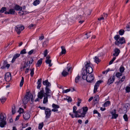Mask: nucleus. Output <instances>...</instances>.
Segmentation results:
<instances>
[{"mask_svg":"<svg viewBox=\"0 0 130 130\" xmlns=\"http://www.w3.org/2000/svg\"><path fill=\"white\" fill-rule=\"evenodd\" d=\"M72 69L71 67H68L63 70L62 72V75L64 77L66 76L69 74V72Z\"/></svg>","mask_w":130,"mask_h":130,"instance_id":"2","label":"nucleus"},{"mask_svg":"<svg viewBox=\"0 0 130 130\" xmlns=\"http://www.w3.org/2000/svg\"><path fill=\"white\" fill-rule=\"evenodd\" d=\"M34 51V50H31L30 51L28 52V54L29 55H31L33 53Z\"/></svg>","mask_w":130,"mask_h":130,"instance_id":"60","label":"nucleus"},{"mask_svg":"<svg viewBox=\"0 0 130 130\" xmlns=\"http://www.w3.org/2000/svg\"><path fill=\"white\" fill-rule=\"evenodd\" d=\"M43 84L44 85L46 86V87L48 88L51 86V84L48 82V80L43 81Z\"/></svg>","mask_w":130,"mask_h":130,"instance_id":"17","label":"nucleus"},{"mask_svg":"<svg viewBox=\"0 0 130 130\" xmlns=\"http://www.w3.org/2000/svg\"><path fill=\"white\" fill-rule=\"evenodd\" d=\"M102 82V81L100 80L98 81L95 83L94 86V93H96L97 91V89L99 87L100 84Z\"/></svg>","mask_w":130,"mask_h":130,"instance_id":"7","label":"nucleus"},{"mask_svg":"<svg viewBox=\"0 0 130 130\" xmlns=\"http://www.w3.org/2000/svg\"><path fill=\"white\" fill-rule=\"evenodd\" d=\"M24 110L22 108H20L19 109V110H18V112H19V113L21 114V113H23L24 112Z\"/></svg>","mask_w":130,"mask_h":130,"instance_id":"45","label":"nucleus"},{"mask_svg":"<svg viewBox=\"0 0 130 130\" xmlns=\"http://www.w3.org/2000/svg\"><path fill=\"white\" fill-rule=\"evenodd\" d=\"M70 89H67L66 90H63L62 91L63 93H66L70 91Z\"/></svg>","mask_w":130,"mask_h":130,"instance_id":"53","label":"nucleus"},{"mask_svg":"<svg viewBox=\"0 0 130 130\" xmlns=\"http://www.w3.org/2000/svg\"><path fill=\"white\" fill-rule=\"evenodd\" d=\"M115 79V76H111L108 80L107 83L109 85L112 83Z\"/></svg>","mask_w":130,"mask_h":130,"instance_id":"8","label":"nucleus"},{"mask_svg":"<svg viewBox=\"0 0 130 130\" xmlns=\"http://www.w3.org/2000/svg\"><path fill=\"white\" fill-rule=\"evenodd\" d=\"M29 68H26V70H25V73H26V74L28 72L29 70Z\"/></svg>","mask_w":130,"mask_h":130,"instance_id":"63","label":"nucleus"},{"mask_svg":"<svg viewBox=\"0 0 130 130\" xmlns=\"http://www.w3.org/2000/svg\"><path fill=\"white\" fill-rule=\"evenodd\" d=\"M110 102L109 101H107L104 103V104L103 106L105 107H107L110 104Z\"/></svg>","mask_w":130,"mask_h":130,"instance_id":"40","label":"nucleus"},{"mask_svg":"<svg viewBox=\"0 0 130 130\" xmlns=\"http://www.w3.org/2000/svg\"><path fill=\"white\" fill-rule=\"evenodd\" d=\"M42 63V59L41 58L37 62L36 64L37 67H39Z\"/></svg>","mask_w":130,"mask_h":130,"instance_id":"29","label":"nucleus"},{"mask_svg":"<svg viewBox=\"0 0 130 130\" xmlns=\"http://www.w3.org/2000/svg\"><path fill=\"white\" fill-rule=\"evenodd\" d=\"M119 38L120 36L119 35H116L114 37V39L116 40V41H118Z\"/></svg>","mask_w":130,"mask_h":130,"instance_id":"43","label":"nucleus"},{"mask_svg":"<svg viewBox=\"0 0 130 130\" xmlns=\"http://www.w3.org/2000/svg\"><path fill=\"white\" fill-rule=\"evenodd\" d=\"M125 43V40L123 37L119 38L118 41H116L115 44L116 45H119L120 44H123Z\"/></svg>","mask_w":130,"mask_h":130,"instance_id":"4","label":"nucleus"},{"mask_svg":"<svg viewBox=\"0 0 130 130\" xmlns=\"http://www.w3.org/2000/svg\"><path fill=\"white\" fill-rule=\"evenodd\" d=\"M35 26V24H30L28 26V28L29 29H31V28L32 27H33Z\"/></svg>","mask_w":130,"mask_h":130,"instance_id":"57","label":"nucleus"},{"mask_svg":"<svg viewBox=\"0 0 130 130\" xmlns=\"http://www.w3.org/2000/svg\"><path fill=\"white\" fill-rule=\"evenodd\" d=\"M7 62L6 61H4L3 63V66L2 67H1V68L2 69H4L5 68H6V65L7 64Z\"/></svg>","mask_w":130,"mask_h":130,"instance_id":"34","label":"nucleus"},{"mask_svg":"<svg viewBox=\"0 0 130 130\" xmlns=\"http://www.w3.org/2000/svg\"><path fill=\"white\" fill-rule=\"evenodd\" d=\"M51 110L48 108H47L45 110V114L46 115L45 118L46 119L49 118L51 114Z\"/></svg>","mask_w":130,"mask_h":130,"instance_id":"5","label":"nucleus"},{"mask_svg":"<svg viewBox=\"0 0 130 130\" xmlns=\"http://www.w3.org/2000/svg\"><path fill=\"white\" fill-rule=\"evenodd\" d=\"M52 106L53 108L52 110V111L55 112L58 111V109L59 108V107L58 105L55 104H53Z\"/></svg>","mask_w":130,"mask_h":130,"instance_id":"9","label":"nucleus"},{"mask_svg":"<svg viewBox=\"0 0 130 130\" xmlns=\"http://www.w3.org/2000/svg\"><path fill=\"white\" fill-rule=\"evenodd\" d=\"M77 107L76 106H74L73 108V112L75 114H77Z\"/></svg>","mask_w":130,"mask_h":130,"instance_id":"41","label":"nucleus"},{"mask_svg":"<svg viewBox=\"0 0 130 130\" xmlns=\"http://www.w3.org/2000/svg\"><path fill=\"white\" fill-rule=\"evenodd\" d=\"M82 116L81 115H79L77 114H75V117L77 118V117H82Z\"/></svg>","mask_w":130,"mask_h":130,"instance_id":"59","label":"nucleus"},{"mask_svg":"<svg viewBox=\"0 0 130 130\" xmlns=\"http://www.w3.org/2000/svg\"><path fill=\"white\" fill-rule=\"evenodd\" d=\"M30 66V65H29L27 62H25L24 63L23 66H22L21 68V71H22L24 69L28 67L29 68Z\"/></svg>","mask_w":130,"mask_h":130,"instance_id":"18","label":"nucleus"},{"mask_svg":"<svg viewBox=\"0 0 130 130\" xmlns=\"http://www.w3.org/2000/svg\"><path fill=\"white\" fill-rule=\"evenodd\" d=\"M26 50L24 49L22 50L20 52V54H23L26 53Z\"/></svg>","mask_w":130,"mask_h":130,"instance_id":"52","label":"nucleus"},{"mask_svg":"<svg viewBox=\"0 0 130 130\" xmlns=\"http://www.w3.org/2000/svg\"><path fill=\"white\" fill-rule=\"evenodd\" d=\"M111 113L112 115V119H116L118 116V114H116V110L115 109L111 112Z\"/></svg>","mask_w":130,"mask_h":130,"instance_id":"12","label":"nucleus"},{"mask_svg":"<svg viewBox=\"0 0 130 130\" xmlns=\"http://www.w3.org/2000/svg\"><path fill=\"white\" fill-rule=\"evenodd\" d=\"M43 126V123L42 122L39 124L38 129H41Z\"/></svg>","mask_w":130,"mask_h":130,"instance_id":"38","label":"nucleus"},{"mask_svg":"<svg viewBox=\"0 0 130 130\" xmlns=\"http://www.w3.org/2000/svg\"><path fill=\"white\" fill-rule=\"evenodd\" d=\"M116 59V57H113V58L112 59V60L109 62V65H110L112 64V63L113 62V61L115 60Z\"/></svg>","mask_w":130,"mask_h":130,"instance_id":"51","label":"nucleus"},{"mask_svg":"<svg viewBox=\"0 0 130 130\" xmlns=\"http://www.w3.org/2000/svg\"><path fill=\"white\" fill-rule=\"evenodd\" d=\"M85 67V70H84L82 73V78L86 80L87 82L91 83L94 78L93 75L91 74L93 72L92 68L90 62H86Z\"/></svg>","mask_w":130,"mask_h":130,"instance_id":"1","label":"nucleus"},{"mask_svg":"<svg viewBox=\"0 0 130 130\" xmlns=\"http://www.w3.org/2000/svg\"><path fill=\"white\" fill-rule=\"evenodd\" d=\"M83 17L82 15H80L77 16L76 18L77 19H78V20L82 18H83Z\"/></svg>","mask_w":130,"mask_h":130,"instance_id":"56","label":"nucleus"},{"mask_svg":"<svg viewBox=\"0 0 130 130\" xmlns=\"http://www.w3.org/2000/svg\"><path fill=\"white\" fill-rule=\"evenodd\" d=\"M40 3L39 0H36L33 3V5L35 6H36L39 4Z\"/></svg>","mask_w":130,"mask_h":130,"instance_id":"32","label":"nucleus"},{"mask_svg":"<svg viewBox=\"0 0 130 130\" xmlns=\"http://www.w3.org/2000/svg\"><path fill=\"white\" fill-rule=\"evenodd\" d=\"M44 92L43 89L41 90L38 93V98L40 99H41L42 98L43 96L44 97Z\"/></svg>","mask_w":130,"mask_h":130,"instance_id":"11","label":"nucleus"},{"mask_svg":"<svg viewBox=\"0 0 130 130\" xmlns=\"http://www.w3.org/2000/svg\"><path fill=\"white\" fill-rule=\"evenodd\" d=\"M23 116L24 119L25 120L28 119L30 117V115L27 112H24Z\"/></svg>","mask_w":130,"mask_h":130,"instance_id":"15","label":"nucleus"},{"mask_svg":"<svg viewBox=\"0 0 130 130\" xmlns=\"http://www.w3.org/2000/svg\"><path fill=\"white\" fill-rule=\"evenodd\" d=\"M67 99L68 102H71L72 101V99L70 97H68V99Z\"/></svg>","mask_w":130,"mask_h":130,"instance_id":"61","label":"nucleus"},{"mask_svg":"<svg viewBox=\"0 0 130 130\" xmlns=\"http://www.w3.org/2000/svg\"><path fill=\"white\" fill-rule=\"evenodd\" d=\"M124 67L121 66L120 68V71L121 73L123 72L124 70Z\"/></svg>","mask_w":130,"mask_h":130,"instance_id":"46","label":"nucleus"},{"mask_svg":"<svg viewBox=\"0 0 130 130\" xmlns=\"http://www.w3.org/2000/svg\"><path fill=\"white\" fill-rule=\"evenodd\" d=\"M94 61L95 62L97 63H98L100 61V60L99 59L98 57L95 56L94 58Z\"/></svg>","mask_w":130,"mask_h":130,"instance_id":"33","label":"nucleus"},{"mask_svg":"<svg viewBox=\"0 0 130 130\" xmlns=\"http://www.w3.org/2000/svg\"><path fill=\"white\" fill-rule=\"evenodd\" d=\"M24 29V26L20 25H18L16 26L15 29L17 32L18 34H19L21 32V31L23 30Z\"/></svg>","mask_w":130,"mask_h":130,"instance_id":"3","label":"nucleus"},{"mask_svg":"<svg viewBox=\"0 0 130 130\" xmlns=\"http://www.w3.org/2000/svg\"><path fill=\"white\" fill-rule=\"evenodd\" d=\"M61 48L62 49V51L60 53V55H61L63 54H65L66 52V50L64 46H61Z\"/></svg>","mask_w":130,"mask_h":130,"instance_id":"20","label":"nucleus"},{"mask_svg":"<svg viewBox=\"0 0 130 130\" xmlns=\"http://www.w3.org/2000/svg\"><path fill=\"white\" fill-rule=\"evenodd\" d=\"M7 8L5 7H3L0 10V12L1 13H3L4 11L6 10Z\"/></svg>","mask_w":130,"mask_h":130,"instance_id":"42","label":"nucleus"},{"mask_svg":"<svg viewBox=\"0 0 130 130\" xmlns=\"http://www.w3.org/2000/svg\"><path fill=\"white\" fill-rule=\"evenodd\" d=\"M33 61V60L32 58H30L29 60L27 61V63L29 65L31 64Z\"/></svg>","mask_w":130,"mask_h":130,"instance_id":"35","label":"nucleus"},{"mask_svg":"<svg viewBox=\"0 0 130 130\" xmlns=\"http://www.w3.org/2000/svg\"><path fill=\"white\" fill-rule=\"evenodd\" d=\"M124 31L123 29H121L119 31V35H123L124 33Z\"/></svg>","mask_w":130,"mask_h":130,"instance_id":"44","label":"nucleus"},{"mask_svg":"<svg viewBox=\"0 0 130 130\" xmlns=\"http://www.w3.org/2000/svg\"><path fill=\"white\" fill-rule=\"evenodd\" d=\"M123 118L125 121H127L128 120V118L126 114H125L123 116Z\"/></svg>","mask_w":130,"mask_h":130,"instance_id":"50","label":"nucleus"},{"mask_svg":"<svg viewBox=\"0 0 130 130\" xmlns=\"http://www.w3.org/2000/svg\"><path fill=\"white\" fill-rule=\"evenodd\" d=\"M51 61L52 60H46L45 62L46 64H49V66L50 67L52 65V64L51 63Z\"/></svg>","mask_w":130,"mask_h":130,"instance_id":"28","label":"nucleus"},{"mask_svg":"<svg viewBox=\"0 0 130 130\" xmlns=\"http://www.w3.org/2000/svg\"><path fill=\"white\" fill-rule=\"evenodd\" d=\"M15 10L21 11L22 10V7L18 5H16L14 7Z\"/></svg>","mask_w":130,"mask_h":130,"instance_id":"19","label":"nucleus"},{"mask_svg":"<svg viewBox=\"0 0 130 130\" xmlns=\"http://www.w3.org/2000/svg\"><path fill=\"white\" fill-rule=\"evenodd\" d=\"M20 56V54L17 53L14 55L13 57L16 59L17 58L19 57Z\"/></svg>","mask_w":130,"mask_h":130,"instance_id":"48","label":"nucleus"},{"mask_svg":"<svg viewBox=\"0 0 130 130\" xmlns=\"http://www.w3.org/2000/svg\"><path fill=\"white\" fill-rule=\"evenodd\" d=\"M88 110V108L87 107H86L83 108V113H81L82 115H83L82 117H85L86 112Z\"/></svg>","mask_w":130,"mask_h":130,"instance_id":"16","label":"nucleus"},{"mask_svg":"<svg viewBox=\"0 0 130 130\" xmlns=\"http://www.w3.org/2000/svg\"><path fill=\"white\" fill-rule=\"evenodd\" d=\"M0 126L1 127H3L5 125H6V121H0Z\"/></svg>","mask_w":130,"mask_h":130,"instance_id":"26","label":"nucleus"},{"mask_svg":"<svg viewBox=\"0 0 130 130\" xmlns=\"http://www.w3.org/2000/svg\"><path fill=\"white\" fill-rule=\"evenodd\" d=\"M5 79L6 81L9 82L11 79V74L10 73L7 72L5 76Z\"/></svg>","mask_w":130,"mask_h":130,"instance_id":"6","label":"nucleus"},{"mask_svg":"<svg viewBox=\"0 0 130 130\" xmlns=\"http://www.w3.org/2000/svg\"><path fill=\"white\" fill-rule=\"evenodd\" d=\"M42 81V79H40L38 80V81L37 83L38 84L37 86V88L38 89H39L41 86V83Z\"/></svg>","mask_w":130,"mask_h":130,"instance_id":"21","label":"nucleus"},{"mask_svg":"<svg viewBox=\"0 0 130 130\" xmlns=\"http://www.w3.org/2000/svg\"><path fill=\"white\" fill-rule=\"evenodd\" d=\"M126 90L127 92H130V87H127L126 88Z\"/></svg>","mask_w":130,"mask_h":130,"instance_id":"54","label":"nucleus"},{"mask_svg":"<svg viewBox=\"0 0 130 130\" xmlns=\"http://www.w3.org/2000/svg\"><path fill=\"white\" fill-rule=\"evenodd\" d=\"M48 41L47 40H45L43 42L42 44V46L43 47H45L48 44Z\"/></svg>","mask_w":130,"mask_h":130,"instance_id":"27","label":"nucleus"},{"mask_svg":"<svg viewBox=\"0 0 130 130\" xmlns=\"http://www.w3.org/2000/svg\"><path fill=\"white\" fill-rule=\"evenodd\" d=\"M44 36L43 35H42L40 36L39 37V40H42L44 39Z\"/></svg>","mask_w":130,"mask_h":130,"instance_id":"58","label":"nucleus"},{"mask_svg":"<svg viewBox=\"0 0 130 130\" xmlns=\"http://www.w3.org/2000/svg\"><path fill=\"white\" fill-rule=\"evenodd\" d=\"M127 106H125L123 107V108L121 109L122 110V113H126L127 111V107H128Z\"/></svg>","mask_w":130,"mask_h":130,"instance_id":"23","label":"nucleus"},{"mask_svg":"<svg viewBox=\"0 0 130 130\" xmlns=\"http://www.w3.org/2000/svg\"><path fill=\"white\" fill-rule=\"evenodd\" d=\"M122 75V74L119 72H117L116 74V76L117 77L119 78L120 76Z\"/></svg>","mask_w":130,"mask_h":130,"instance_id":"49","label":"nucleus"},{"mask_svg":"<svg viewBox=\"0 0 130 130\" xmlns=\"http://www.w3.org/2000/svg\"><path fill=\"white\" fill-rule=\"evenodd\" d=\"M16 111V108L15 106H14L12 107V112L13 114L15 113Z\"/></svg>","mask_w":130,"mask_h":130,"instance_id":"36","label":"nucleus"},{"mask_svg":"<svg viewBox=\"0 0 130 130\" xmlns=\"http://www.w3.org/2000/svg\"><path fill=\"white\" fill-rule=\"evenodd\" d=\"M29 100V95H26L23 100V102L24 104H26L28 102Z\"/></svg>","mask_w":130,"mask_h":130,"instance_id":"10","label":"nucleus"},{"mask_svg":"<svg viewBox=\"0 0 130 130\" xmlns=\"http://www.w3.org/2000/svg\"><path fill=\"white\" fill-rule=\"evenodd\" d=\"M80 79V77L79 75H78L75 78V82L77 83H78Z\"/></svg>","mask_w":130,"mask_h":130,"instance_id":"31","label":"nucleus"},{"mask_svg":"<svg viewBox=\"0 0 130 130\" xmlns=\"http://www.w3.org/2000/svg\"><path fill=\"white\" fill-rule=\"evenodd\" d=\"M6 100V98H2L0 99V100L2 103L3 104L5 102Z\"/></svg>","mask_w":130,"mask_h":130,"instance_id":"47","label":"nucleus"},{"mask_svg":"<svg viewBox=\"0 0 130 130\" xmlns=\"http://www.w3.org/2000/svg\"><path fill=\"white\" fill-rule=\"evenodd\" d=\"M99 100V96L98 95H96L94 98V100H93L94 102L95 103H97Z\"/></svg>","mask_w":130,"mask_h":130,"instance_id":"25","label":"nucleus"},{"mask_svg":"<svg viewBox=\"0 0 130 130\" xmlns=\"http://www.w3.org/2000/svg\"><path fill=\"white\" fill-rule=\"evenodd\" d=\"M120 50L118 48H116L114 50V53L113 54V55L114 56H118L120 53Z\"/></svg>","mask_w":130,"mask_h":130,"instance_id":"13","label":"nucleus"},{"mask_svg":"<svg viewBox=\"0 0 130 130\" xmlns=\"http://www.w3.org/2000/svg\"><path fill=\"white\" fill-rule=\"evenodd\" d=\"M9 14H14L15 13V11L14 9L11 8L9 10Z\"/></svg>","mask_w":130,"mask_h":130,"instance_id":"30","label":"nucleus"},{"mask_svg":"<svg viewBox=\"0 0 130 130\" xmlns=\"http://www.w3.org/2000/svg\"><path fill=\"white\" fill-rule=\"evenodd\" d=\"M0 121H6V118L3 116V113H1L0 114Z\"/></svg>","mask_w":130,"mask_h":130,"instance_id":"22","label":"nucleus"},{"mask_svg":"<svg viewBox=\"0 0 130 130\" xmlns=\"http://www.w3.org/2000/svg\"><path fill=\"white\" fill-rule=\"evenodd\" d=\"M24 81V78L23 77H22V79L21 80L20 83V87H22Z\"/></svg>","mask_w":130,"mask_h":130,"instance_id":"37","label":"nucleus"},{"mask_svg":"<svg viewBox=\"0 0 130 130\" xmlns=\"http://www.w3.org/2000/svg\"><path fill=\"white\" fill-rule=\"evenodd\" d=\"M45 90L46 92L44 93V95H47V96H50V98L51 95L49 94V93H51V91L47 87H46L45 88Z\"/></svg>","mask_w":130,"mask_h":130,"instance_id":"14","label":"nucleus"},{"mask_svg":"<svg viewBox=\"0 0 130 130\" xmlns=\"http://www.w3.org/2000/svg\"><path fill=\"white\" fill-rule=\"evenodd\" d=\"M78 101L77 102V105L79 106H80V104L81 103V100H80L79 99H78Z\"/></svg>","mask_w":130,"mask_h":130,"instance_id":"62","label":"nucleus"},{"mask_svg":"<svg viewBox=\"0 0 130 130\" xmlns=\"http://www.w3.org/2000/svg\"><path fill=\"white\" fill-rule=\"evenodd\" d=\"M48 97H50V96L44 95V98L43 101V103L44 104H45L48 102Z\"/></svg>","mask_w":130,"mask_h":130,"instance_id":"24","label":"nucleus"},{"mask_svg":"<svg viewBox=\"0 0 130 130\" xmlns=\"http://www.w3.org/2000/svg\"><path fill=\"white\" fill-rule=\"evenodd\" d=\"M125 78V76H123L121 78L120 81H121V82H122L124 80V79Z\"/></svg>","mask_w":130,"mask_h":130,"instance_id":"64","label":"nucleus"},{"mask_svg":"<svg viewBox=\"0 0 130 130\" xmlns=\"http://www.w3.org/2000/svg\"><path fill=\"white\" fill-rule=\"evenodd\" d=\"M44 57H45L46 56L47 54V50H46L44 52Z\"/></svg>","mask_w":130,"mask_h":130,"instance_id":"55","label":"nucleus"},{"mask_svg":"<svg viewBox=\"0 0 130 130\" xmlns=\"http://www.w3.org/2000/svg\"><path fill=\"white\" fill-rule=\"evenodd\" d=\"M34 68H33L32 69H30V70L31 71L30 75L31 77H32L34 74Z\"/></svg>","mask_w":130,"mask_h":130,"instance_id":"39","label":"nucleus"}]
</instances>
